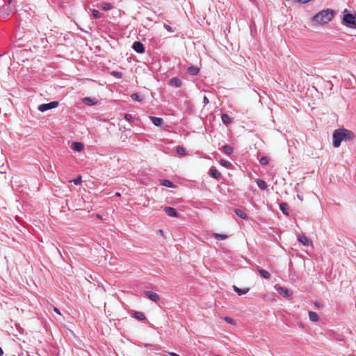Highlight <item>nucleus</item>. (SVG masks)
<instances>
[{"instance_id": "1", "label": "nucleus", "mask_w": 356, "mask_h": 356, "mask_svg": "<svg viewBox=\"0 0 356 356\" xmlns=\"http://www.w3.org/2000/svg\"><path fill=\"white\" fill-rule=\"evenodd\" d=\"M356 135L352 131L345 128H339L334 131L332 134L333 146L339 147L342 141L348 142L354 140Z\"/></svg>"}, {"instance_id": "2", "label": "nucleus", "mask_w": 356, "mask_h": 356, "mask_svg": "<svg viewBox=\"0 0 356 356\" xmlns=\"http://www.w3.org/2000/svg\"><path fill=\"white\" fill-rule=\"evenodd\" d=\"M334 15V12L332 9L323 10L316 13L312 19L316 24H324L330 22Z\"/></svg>"}, {"instance_id": "3", "label": "nucleus", "mask_w": 356, "mask_h": 356, "mask_svg": "<svg viewBox=\"0 0 356 356\" xmlns=\"http://www.w3.org/2000/svg\"><path fill=\"white\" fill-rule=\"evenodd\" d=\"M342 14L341 24L347 27L356 29V15L348 13L346 9L342 12Z\"/></svg>"}, {"instance_id": "4", "label": "nucleus", "mask_w": 356, "mask_h": 356, "mask_svg": "<svg viewBox=\"0 0 356 356\" xmlns=\"http://www.w3.org/2000/svg\"><path fill=\"white\" fill-rule=\"evenodd\" d=\"M58 104H59L58 102L53 101L49 103H45V104H42L39 105L38 109L40 112L43 113L48 110L53 109V108L58 107Z\"/></svg>"}, {"instance_id": "5", "label": "nucleus", "mask_w": 356, "mask_h": 356, "mask_svg": "<svg viewBox=\"0 0 356 356\" xmlns=\"http://www.w3.org/2000/svg\"><path fill=\"white\" fill-rule=\"evenodd\" d=\"M132 49L138 54H143L145 51V47L140 41H136L132 44Z\"/></svg>"}, {"instance_id": "6", "label": "nucleus", "mask_w": 356, "mask_h": 356, "mask_svg": "<svg viewBox=\"0 0 356 356\" xmlns=\"http://www.w3.org/2000/svg\"><path fill=\"white\" fill-rule=\"evenodd\" d=\"M145 294L148 298L154 302H156L159 300V296L155 292L152 291H145Z\"/></svg>"}, {"instance_id": "7", "label": "nucleus", "mask_w": 356, "mask_h": 356, "mask_svg": "<svg viewBox=\"0 0 356 356\" xmlns=\"http://www.w3.org/2000/svg\"><path fill=\"white\" fill-rule=\"evenodd\" d=\"M163 210L165 213L170 217H177L178 215L177 210L173 207H165Z\"/></svg>"}, {"instance_id": "8", "label": "nucleus", "mask_w": 356, "mask_h": 356, "mask_svg": "<svg viewBox=\"0 0 356 356\" xmlns=\"http://www.w3.org/2000/svg\"><path fill=\"white\" fill-rule=\"evenodd\" d=\"M169 84L175 88H180L182 85V81L177 77H172L170 79Z\"/></svg>"}, {"instance_id": "9", "label": "nucleus", "mask_w": 356, "mask_h": 356, "mask_svg": "<svg viewBox=\"0 0 356 356\" xmlns=\"http://www.w3.org/2000/svg\"><path fill=\"white\" fill-rule=\"evenodd\" d=\"M71 148L75 152H80L84 149V145L80 142H73Z\"/></svg>"}, {"instance_id": "10", "label": "nucleus", "mask_w": 356, "mask_h": 356, "mask_svg": "<svg viewBox=\"0 0 356 356\" xmlns=\"http://www.w3.org/2000/svg\"><path fill=\"white\" fill-rule=\"evenodd\" d=\"M209 175L216 179H219L221 177L220 172L216 168H211L209 171Z\"/></svg>"}, {"instance_id": "11", "label": "nucleus", "mask_w": 356, "mask_h": 356, "mask_svg": "<svg viewBox=\"0 0 356 356\" xmlns=\"http://www.w3.org/2000/svg\"><path fill=\"white\" fill-rule=\"evenodd\" d=\"M82 102L88 106H94L96 105L98 101L95 98L91 97H84L82 99Z\"/></svg>"}, {"instance_id": "12", "label": "nucleus", "mask_w": 356, "mask_h": 356, "mask_svg": "<svg viewBox=\"0 0 356 356\" xmlns=\"http://www.w3.org/2000/svg\"><path fill=\"white\" fill-rule=\"evenodd\" d=\"M233 290L238 295V296H243L246 294L250 289L249 288H244V289H240L238 286L234 285L233 286Z\"/></svg>"}, {"instance_id": "13", "label": "nucleus", "mask_w": 356, "mask_h": 356, "mask_svg": "<svg viewBox=\"0 0 356 356\" xmlns=\"http://www.w3.org/2000/svg\"><path fill=\"white\" fill-rule=\"evenodd\" d=\"M149 118L151 122L156 127H160L163 123V120L161 118L151 116Z\"/></svg>"}, {"instance_id": "14", "label": "nucleus", "mask_w": 356, "mask_h": 356, "mask_svg": "<svg viewBox=\"0 0 356 356\" xmlns=\"http://www.w3.org/2000/svg\"><path fill=\"white\" fill-rule=\"evenodd\" d=\"M257 270H258L259 275L261 277L267 279V280H268L271 277V275L268 271H267L263 268H259Z\"/></svg>"}, {"instance_id": "15", "label": "nucleus", "mask_w": 356, "mask_h": 356, "mask_svg": "<svg viewBox=\"0 0 356 356\" xmlns=\"http://www.w3.org/2000/svg\"><path fill=\"white\" fill-rule=\"evenodd\" d=\"M280 209L282 211L284 215L289 216V205L286 202H282L280 204Z\"/></svg>"}, {"instance_id": "16", "label": "nucleus", "mask_w": 356, "mask_h": 356, "mask_svg": "<svg viewBox=\"0 0 356 356\" xmlns=\"http://www.w3.org/2000/svg\"><path fill=\"white\" fill-rule=\"evenodd\" d=\"M298 241L300 243H301L302 245H304L305 246H309L311 243L309 239L304 235L298 236Z\"/></svg>"}, {"instance_id": "17", "label": "nucleus", "mask_w": 356, "mask_h": 356, "mask_svg": "<svg viewBox=\"0 0 356 356\" xmlns=\"http://www.w3.org/2000/svg\"><path fill=\"white\" fill-rule=\"evenodd\" d=\"M277 291L280 295L285 298L289 297L291 295L290 291L284 287H279Z\"/></svg>"}, {"instance_id": "18", "label": "nucleus", "mask_w": 356, "mask_h": 356, "mask_svg": "<svg viewBox=\"0 0 356 356\" xmlns=\"http://www.w3.org/2000/svg\"><path fill=\"white\" fill-rule=\"evenodd\" d=\"M187 72L190 75L195 76L199 73L200 69L197 67L192 65L188 67Z\"/></svg>"}, {"instance_id": "19", "label": "nucleus", "mask_w": 356, "mask_h": 356, "mask_svg": "<svg viewBox=\"0 0 356 356\" xmlns=\"http://www.w3.org/2000/svg\"><path fill=\"white\" fill-rule=\"evenodd\" d=\"M222 152L227 155H230L233 153L234 149L229 145H225L222 147Z\"/></svg>"}, {"instance_id": "20", "label": "nucleus", "mask_w": 356, "mask_h": 356, "mask_svg": "<svg viewBox=\"0 0 356 356\" xmlns=\"http://www.w3.org/2000/svg\"><path fill=\"white\" fill-rule=\"evenodd\" d=\"M221 120L225 124H229L232 122V118L227 113H223L221 115Z\"/></svg>"}, {"instance_id": "21", "label": "nucleus", "mask_w": 356, "mask_h": 356, "mask_svg": "<svg viewBox=\"0 0 356 356\" xmlns=\"http://www.w3.org/2000/svg\"><path fill=\"white\" fill-rule=\"evenodd\" d=\"M308 315L309 320L312 322H317L319 320L318 314L314 312L309 311Z\"/></svg>"}, {"instance_id": "22", "label": "nucleus", "mask_w": 356, "mask_h": 356, "mask_svg": "<svg viewBox=\"0 0 356 356\" xmlns=\"http://www.w3.org/2000/svg\"><path fill=\"white\" fill-rule=\"evenodd\" d=\"M133 317L139 320V321H143L146 318L144 313L141 312H135L134 314H133Z\"/></svg>"}, {"instance_id": "23", "label": "nucleus", "mask_w": 356, "mask_h": 356, "mask_svg": "<svg viewBox=\"0 0 356 356\" xmlns=\"http://www.w3.org/2000/svg\"><path fill=\"white\" fill-rule=\"evenodd\" d=\"M234 213L242 219L245 220L248 218L246 213L241 209H234Z\"/></svg>"}, {"instance_id": "24", "label": "nucleus", "mask_w": 356, "mask_h": 356, "mask_svg": "<svg viewBox=\"0 0 356 356\" xmlns=\"http://www.w3.org/2000/svg\"><path fill=\"white\" fill-rule=\"evenodd\" d=\"M257 186L261 189V190H265L267 188L268 186H267V184L266 183V181L263 179H257Z\"/></svg>"}, {"instance_id": "25", "label": "nucleus", "mask_w": 356, "mask_h": 356, "mask_svg": "<svg viewBox=\"0 0 356 356\" xmlns=\"http://www.w3.org/2000/svg\"><path fill=\"white\" fill-rule=\"evenodd\" d=\"M133 100L140 102L143 100V97L140 95L138 93H133L131 95Z\"/></svg>"}, {"instance_id": "26", "label": "nucleus", "mask_w": 356, "mask_h": 356, "mask_svg": "<svg viewBox=\"0 0 356 356\" xmlns=\"http://www.w3.org/2000/svg\"><path fill=\"white\" fill-rule=\"evenodd\" d=\"M161 184L169 188H172L174 186L173 183L168 179H162L161 180Z\"/></svg>"}, {"instance_id": "27", "label": "nucleus", "mask_w": 356, "mask_h": 356, "mask_svg": "<svg viewBox=\"0 0 356 356\" xmlns=\"http://www.w3.org/2000/svg\"><path fill=\"white\" fill-rule=\"evenodd\" d=\"M113 8V6L110 3H104L102 4V8L105 10H109Z\"/></svg>"}, {"instance_id": "28", "label": "nucleus", "mask_w": 356, "mask_h": 356, "mask_svg": "<svg viewBox=\"0 0 356 356\" xmlns=\"http://www.w3.org/2000/svg\"><path fill=\"white\" fill-rule=\"evenodd\" d=\"M269 158L268 156H262L259 159V163L261 165H266L269 163Z\"/></svg>"}, {"instance_id": "29", "label": "nucleus", "mask_w": 356, "mask_h": 356, "mask_svg": "<svg viewBox=\"0 0 356 356\" xmlns=\"http://www.w3.org/2000/svg\"><path fill=\"white\" fill-rule=\"evenodd\" d=\"M213 236L217 240H224L227 238V236L225 234H217V233L213 234Z\"/></svg>"}, {"instance_id": "30", "label": "nucleus", "mask_w": 356, "mask_h": 356, "mask_svg": "<svg viewBox=\"0 0 356 356\" xmlns=\"http://www.w3.org/2000/svg\"><path fill=\"white\" fill-rule=\"evenodd\" d=\"M110 74L117 79H121L122 77V73L118 71H112L110 72Z\"/></svg>"}, {"instance_id": "31", "label": "nucleus", "mask_w": 356, "mask_h": 356, "mask_svg": "<svg viewBox=\"0 0 356 356\" xmlns=\"http://www.w3.org/2000/svg\"><path fill=\"white\" fill-rule=\"evenodd\" d=\"M92 15L93 17L95 19H99L102 15L100 12H99L97 10H95V9L92 10Z\"/></svg>"}, {"instance_id": "32", "label": "nucleus", "mask_w": 356, "mask_h": 356, "mask_svg": "<svg viewBox=\"0 0 356 356\" xmlns=\"http://www.w3.org/2000/svg\"><path fill=\"white\" fill-rule=\"evenodd\" d=\"M220 163L221 165L226 167V168H229L232 165V163L229 161L224 160V159H222L220 161Z\"/></svg>"}, {"instance_id": "33", "label": "nucleus", "mask_w": 356, "mask_h": 356, "mask_svg": "<svg viewBox=\"0 0 356 356\" xmlns=\"http://www.w3.org/2000/svg\"><path fill=\"white\" fill-rule=\"evenodd\" d=\"M224 320H225V322H227L229 324H231V325H234L235 324V321L233 318H230V317L225 316L224 318Z\"/></svg>"}, {"instance_id": "34", "label": "nucleus", "mask_w": 356, "mask_h": 356, "mask_svg": "<svg viewBox=\"0 0 356 356\" xmlns=\"http://www.w3.org/2000/svg\"><path fill=\"white\" fill-rule=\"evenodd\" d=\"M176 152L177 154H185V149L182 147H177V149H176Z\"/></svg>"}, {"instance_id": "35", "label": "nucleus", "mask_w": 356, "mask_h": 356, "mask_svg": "<svg viewBox=\"0 0 356 356\" xmlns=\"http://www.w3.org/2000/svg\"><path fill=\"white\" fill-rule=\"evenodd\" d=\"M72 181L74 182L75 185H80L81 183V176H78L76 178L74 179Z\"/></svg>"}, {"instance_id": "36", "label": "nucleus", "mask_w": 356, "mask_h": 356, "mask_svg": "<svg viewBox=\"0 0 356 356\" xmlns=\"http://www.w3.org/2000/svg\"><path fill=\"white\" fill-rule=\"evenodd\" d=\"M124 119L127 121L131 122L134 120V117L131 114L126 113V114H124Z\"/></svg>"}, {"instance_id": "37", "label": "nucleus", "mask_w": 356, "mask_h": 356, "mask_svg": "<svg viewBox=\"0 0 356 356\" xmlns=\"http://www.w3.org/2000/svg\"><path fill=\"white\" fill-rule=\"evenodd\" d=\"M165 29L170 33H172L174 31L173 29L168 24H164Z\"/></svg>"}, {"instance_id": "38", "label": "nucleus", "mask_w": 356, "mask_h": 356, "mask_svg": "<svg viewBox=\"0 0 356 356\" xmlns=\"http://www.w3.org/2000/svg\"><path fill=\"white\" fill-rule=\"evenodd\" d=\"M209 101L207 96H204L203 98V103L206 105L209 104Z\"/></svg>"}, {"instance_id": "39", "label": "nucleus", "mask_w": 356, "mask_h": 356, "mask_svg": "<svg viewBox=\"0 0 356 356\" xmlns=\"http://www.w3.org/2000/svg\"><path fill=\"white\" fill-rule=\"evenodd\" d=\"M314 305L318 307V308H321L323 307V305L321 303H320L319 302H314Z\"/></svg>"}, {"instance_id": "40", "label": "nucleus", "mask_w": 356, "mask_h": 356, "mask_svg": "<svg viewBox=\"0 0 356 356\" xmlns=\"http://www.w3.org/2000/svg\"><path fill=\"white\" fill-rule=\"evenodd\" d=\"M54 311L56 313H57V314H60V315L61 314H60V310H59L57 307H54Z\"/></svg>"}, {"instance_id": "41", "label": "nucleus", "mask_w": 356, "mask_h": 356, "mask_svg": "<svg viewBox=\"0 0 356 356\" xmlns=\"http://www.w3.org/2000/svg\"><path fill=\"white\" fill-rule=\"evenodd\" d=\"M169 355H170V356H180L179 355L177 354V353H173V352L170 353H169Z\"/></svg>"}, {"instance_id": "42", "label": "nucleus", "mask_w": 356, "mask_h": 356, "mask_svg": "<svg viewBox=\"0 0 356 356\" xmlns=\"http://www.w3.org/2000/svg\"><path fill=\"white\" fill-rule=\"evenodd\" d=\"M3 355V349L0 347V356H2Z\"/></svg>"}, {"instance_id": "43", "label": "nucleus", "mask_w": 356, "mask_h": 356, "mask_svg": "<svg viewBox=\"0 0 356 356\" xmlns=\"http://www.w3.org/2000/svg\"><path fill=\"white\" fill-rule=\"evenodd\" d=\"M116 196H120V193L119 192L115 193Z\"/></svg>"}, {"instance_id": "44", "label": "nucleus", "mask_w": 356, "mask_h": 356, "mask_svg": "<svg viewBox=\"0 0 356 356\" xmlns=\"http://www.w3.org/2000/svg\"><path fill=\"white\" fill-rule=\"evenodd\" d=\"M298 198H300L301 200V196H300L299 195H298Z\"/></svg>"}, {"instance_id": "45", "label": "nucleus", "mask_w": 356, "mask_h": 356, "mask_svg": "<svg viewBox=\"0 0 356 356\" xmlns=\"http://www.w3.org/2000/svg\"><path fill=\"white\" fill-rule=\"evenodd\" d=\"M252 1H254V0H251Z\"/></svg>"}]
</instances>
